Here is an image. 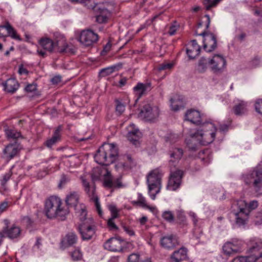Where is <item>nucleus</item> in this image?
<instances>
[{
	"mask_svg": "<svg viewBox=\"0 0 262 262\" xmlns=\"http://www.w3.org/2000/svg\"><path fill=\"white\" fill-rule=\"evenodd\" d=\"M25 90L28 92H33L36 90V84L32 83L28 84Z\"/></svg>",
	"mask_w": 262,
	"mask_h": 262,
	"instance_id": "58",
	"label": "nucleus"
},
{
	"mask_svg": "<svg viewBox=\"0 0 262 262\" xmlns=\"http://www.w3.org/2000/svg\"><path fill=\"white\" fill-rule=\"evenodd\" d=\"M162 217L166 222L171 223L173 222L174 219V214L170 211H164L162 214Z\"/></svg>",
	"mask_w": 262,
	"mask_h": 262,
	"instance_id": "43",
	"label": "nucleus"
},
{
	"mask_svg": "<svg viewBox=\"0 0 262 262\" xmlns=\"http://www.w3.org/2000/svg\"><path fill=\"white\" fill-rule=\"evenodd\" d=\"M159 115V108L157 107H152L149 104L145 105L139 114L140 117L145 121H153Z\"/></svg>",
	"mask_w": 262,
	"mask_h": 262,
	"instance_id": "15",
	"label": "nucleus"
},
{
	"mask_svg": "<svg viewBox=\"0 0 262 262\" xmlns=\"http://www.w3.org/2000/svg\"><path fill=\"white\" fill-rule=\"evenodd\" d=\"M195 35L203 37V49L206 52H211L216 48L217 39L214 34L204 31L200 34L195 32Z\"/></svg>",
	"mask_w": 262,
	"mask_h": 262,
	"instance_id": "8",
	"label": "nucleus"
},
{
	"mask_svg": "<svg viewBox=\"0 0 262 262\" xmlns=\"http://www.w3.org/2000/svg\"><path fill=\"white\" fill-rule=\"evenodd\" d=\"M3 85L5 91L11 94L15 93L19 86L17 81L14 78L8 79L5 83H3Z\"/></svg>",
	"mask_w": 262,
	"mask_h": 262,
	"instance_id": "27",
	"label": "nucleus"
},
{
	"mask_svg": "<svg viewBox=\"0 0 262 262\" xmlns=\"http://www.w3.org/2000/svg\"><path fill=\"white\" fill-rule=\"evenodd\" d=\"M61 200L57 196H51L46 200L45 205V213L49 219L57 218L63 221L69 214L68 208L62 206Z\"/></svg>",
	"mask_w": 262,
	"mask_h": 262,
	"instance_id": "2",
	"label": "nucleus"
},
{
	"mask_svg": "<svg viewBox=\"0 0 262 262\" xmlns=\"http://www.w3.org/2000/svg\"><path fill=\"white\" fill-rule=\"evenodd\" d=\"M177 29H178V26L177 25V23L176 21H174L170 26L169 31H168V34L170 35H174L176 32Z\"/></svg>",
	"mask_w": 262,
	"mask_h": 262,
	"instance_id": "53",
	"label": "nucleus"
},
{
	"mask_svg": "<svg viewBox=\"0 0 262 262\" xmlns=\"http://www.w3.org/2000/svg\"><path fill=\"white\" fill-rule=\"evenodd\" d=\"M112 69V68H106V69H103L100 71V73L103 75L104 74L108 75L113 72V70Z\"/></svg>",
	"mask_w": 262,
	"mask_h": 262,
	"instance_id": "62",
	"label": "nucleus"
},
{
	"mask_svg": "<svg viewBox=\"0 0 262 262\" xmlns=\"http://www.w3.org/2000/svg\"><path fill=\"white\" fill-rule=\"evenodd\" d=\"M69 254L73 261H79L82 259V253L79 248H77L74 251L70 252Z\"/></svg>",
	"mask_w": 262,
	"mask_h": 262,
	"instance_id": "41",
	"label": "nucleus"
},
{
	"mask_svg": "<svg viewBox=\"0 0 262 262\" xmlns=\"http://www.w3.org/2000/svg\"><path fill=\"white\" fill-rule=\"evenodd\" d=\"M122 227L124 231L129 236H134L135 235L134 231L130 227L127 226H123Z\"/></svg>",
	"mask_w": 262,
	"mask_h": 262,
	"instance_id": "54",
	"label": "nucleus"
},
{
	"mask_svg": "<svg viewBox=\"0 0 262 262\" xmlns=\"http://www.w3.org/2000/svg\"><path fill=\"white\" fill-rule=\"evenodd\" d=\"M151 90V84L150 83H138L134 88V91L137 96V100L140 98L147 91Z\"/></svg>",
	"mask_w": 262,
	"mask_h": 262,
	"instance_id": "26",
	"label": "nucleus"
},
{
	"mask_svg": "<svg viewBox=\"0 0 262 262\" xmlns=\"http://www.w3.org/2000/svg\"><path fill=\"white\" fill-rule=\"evenodd\" d=\"M80 179L82 181L83 187L86 194L90 200L95 202V206L99 215L101 216L102 215V211L101 209L100 204L99 202V199L96 193V186L93 182L91 184L85 179L84 176H81Z\"/></svg>",
	"mask_w": 262,
	"mask_h": 262,
	"instance_id": "6",
	"label": "nucleus"
},
{
	"mask_svg": "<svg viewBox=\"0 0 262 262\" xmlns=\"http://www.w3.org/2000/svg\"><path fill=\"white\" fill-rule=\"evenodd\" d=\"M183 175V170L178 169L172 171L171 169L167 185V189L174 191L178 189L181 185Z\"/></svg>",
	"mask_w": 262,
	"mask_h": 262,
	"instance_id": "9",
	"label": "nucleus"
},
{
	"mask_svg": "<svg viewBox=\"0 0 262 262\" xmlns=\"http://www.w3.org/2000/svg\"><path fill=\"white\" fill-rule=\"evenodd\" d=\"M70 179L67 176L63 174L61 176V179L60 180V182L59 183V187L61 188L63 186H64L67 183L70 182Z\"/></svg>",
	"mask_w": 262,
	"mask_h": 262,
	"instance_id": "50",
	"label": "nucleus"
},
{
	"mask_svg": "<svg viewBox=\"0 0 262 262\" xmlns=\"http://www.w3.org/2000/svg\"><path fill=\"white\" fill-rule=\"evenodd\" d=\"M221 0H213L208 5L206 6V9L209 10L211 8L215 7Z\"/></svg>",
	"mask_w": 262,
	"mask_h": 262,
	"instance_id": "61",
	"label": "nucleus"
},
{
	"mask_svg": "<svg viewBox=\"0 0 262 262\" xmlns=\"http://www.w3.org/2000/svg\"><path fill=\"white\" fill-rule=\"evenodd\" d=\"M201 47L198 44L196 40H192L190 43L188 45V48L186 49V53L190 59H194L200 53Z\"/></svg>",
	"mask_w": 262,
	"mask_h": 262,
	"instance_id": "23",
	"label": "nucleus"
},
{
	"mask_svg": "<svg viewBox=\"0 0 262 262\" xmlns=\"http://www.w3.org/2000/svg\"><path fill=\"white\" fill-rule=\"evenodd\" d=\"M185 120L201 127V129L193 134V139L194 137L198 138L203 144H209L214 141L216 128L212 123L204 121L203 115L199 111L194 109L188 110L185 114Z\"/></svg>",
	"mask_w": 262,
	"mask_h": 262,
	"instance_id": "1",
	"label": "nucleus"
},
{
	"mask_svg": "<svg viewBox=\"0 0 262 262\" xmlns=\"http://www.w3.org/2000/svg\"><path fill=\"white\" fill-rule=\"evenodd\" d=\"M254 222L255 225H259L262 224V210L257 212L254 216Z\"/></svg>",
	"mask_w": 262,
	"mask_h": 262,
	"instance_id": "49",
	"label": "nucleus"
},
{
	"mask_svg": "<svg viewBox=\"0 0 262 262\" xmlns=\"http://www.w3.org/2000/svg\"><path fill=\"white\" fill-rule=\"evenodd\" d=\"M78 240L77 235L73 232L67 233L60 242L61 248L66 249L75 244Z\"/></svg>",
	"mask_w": 262,
	"mask_h": 262,
	"instance_id": "22",
	"label": "nucleus"
},
{
	"mask_svg": "<svg viewBox=\"0 0 262 262\" xmlns=\"http://www.w3.org/2000/svg\"><path fill=\"white\" fill-rule=\"evenodd\" d=\"M116 111L119 114L121 115L125 110V105L120 101L116 100Z\"/></svg>",
	"mask_w": 262,
	"mask_h": 262,
	"instance_id": "48",
	"label": "nucleus"
},
{
	"mask_svg": "<svg viewBox=\"0 0 262 262\" xmlns=\"http://www.w3.org/2000/svg\"><path fill=\"white\" fill-rule=\"evenodd\" d=\"M170 257L173 262H181L186 260L187 258V249L184 247H181L175 251Z\"/></svg>",
	"mask_w": 262,
	"mask_h": 262,
	"instance_id": "25",
	"label": "nucleus"
},
{
	"mask_svg": "<svg viewBox=\"0 0 262 262\" xmlns=\"http://www.w3.org/2000/svg\"><path fill=\"white\" fill-rule=\"evenodd\" d=\"M61 81V77L60 75L54 76L51 80V82L54 84H58Z\"/></svg>",
	"mask_w": 262,
	"mask_h": 262,
	"instance_id": "59",
	"label": "nucleus"
},
{
	"mask_svg": "<svg viewBox=\"0 0 262 262\" xmlns=\"http://www.w3.org/2000/svg\"><path fill=\"white\" fill-rule=\"evenodd\" d=\"M144 208L148 209L153 213H157L158 212V210L157 208L155 206H150L149 205H147L146 206H145Z\"/></svg>",
	"mask_w": 262,
	"mask_h": 262,
	"instance_id": "63",
	"label": "nucleus"
},
{
	"mask_svg": "<svg viewBox=\"0 0 262 262\" xmlns=\"http://www.w3.org/2000/svg\"><path fill=\"white\" fill-rule=\"evenodd\" d=\"M209 64L214 73L221 74L226 69V60L222 55L215 54L209 60Z\"/></svg>",
	"mask_w": 262,
	"mask_h": 262,
	"instance_id": "14",
	"label": "nucleus"
},
{
	"mask_svg": "<svg viewBox=\"0 0 262 262\" xmlns=\"http://www.w3.org/2000/svg\"><path fill=\"white\" fill-rule=\"evenodd\" d=\"M78 230L83 241L91 239L95 234V226L93 219H88L84 223H79Z\"/></svg>",
	"mask_w": 262,
	"mask_h": 262,
	"instance_id": "7",
	"label": "nucleus"
},
{
	"mask_svg": "<svg viewBox=\"0 0 262 262\" xmlns=\"http://www.w3.org/2000/svg\"><path fill=\"white\" fill-rule=\"evenodd\" d=\"M247 103L244 101H240L233 107V111L236 116H241L245 114L247 111Z\"/></svg>",
	"mask_w": 262,
	"mask_h": 262,
	"instance_id": "30",
	"label": "nucleus"
},
{
	"mask_svg": "<svg viewBox=\"0 0 262 262\" xmlns=\"http://www.w3.org/2000/svg\"><path fill=\"white\" fill-rule=\"evenodd\" d=\"M4 223L5 226L3 228V233L5 237L10 239H15L18 238L21 234V229L19 227L15 224L9 226L10 221L8 219H5Z\"/></svg>",
	"mask_w": 262,
	"mask_h": 262,
	"instance_id": "16",
	"label": "nucleus"
},
{
	"mask_svg": "<svg viewBox=\"0 0 262 262\" xmlns=\"http://www.w3.org/2000/svg\"><path fill=\"white\" fill-rule=\"evenodd\" d=\"M5 134L8 139H17L22 137L20 132L13 129L7 128L5 129Z\"/></svg>",
	"mask_w": 262,
	"mask_h": 262,
	"instance_id": "40",
	"label": "nucleus"
},
{
	"mask_svg": "<svg viewBox=\"0 0 262 262\" xmlns=\"http://www.w3.org/2000/svg\"><path fill=\"white\" fill-rule=\"evenodd\" d=\"M189 215L190 217V218L191 219V220L193 222V225L195 226H196L198 221H199L198 217L196 214L194 212L190 211V212H189Z\"/></svg>",
	"mask_w": 262,
	"mask_h": 262,
	"instance_id": "55",
	"label": "nucleus"
},
{
	"mask_svg": "<svg viewBox=\"0 0 262 262\" xmlns=\"http://www.w3.org/2000/svg\"><path fill=\"white\" fill-rule=\"evenodd\" d=\"M12 172L10 171L8 173H6L4 174L3 176V179L1 180V185L2 186V188L4 189V190L6 189V185L7 182L10 179L11 176H12Z\"/></svg>",
	"mask_w": 262,
	"mask_h": 262,
	"instance_id": "44",
	"label": "nucleus"
},
{
	"mask_svg": "<svg viewBox=\"0 0 262 262\" xmlns=\"http://www.w3.org/2000/svg\"><path fill=\"white\" fill-rule=\"evenodd\" d=\"M39 45L43 50L49 52H52L54 49H56L58 52L69 53L74 54L75 50L73 46L71 45H68L66 39L61 37L57 40L56 42L49 38H41L39 40Z\"/></svg>",
	"mask_w": 262,
	"mask_h": 262,
	"instance_id": "4",
	"label": "nucleus"
},
{
	"mask_svg": "<svg viewBox=\"0 0 262 262\" xmlns=\"http://www.w3.org/2000/svg\"><path fill=\"white\" fill-rule=\"evenodd\" d=\"M161 246L166 249L170 250L180 245L178 238L176 235L169 234L163 236L160 239Z\"/></svg>",
	"mask_w": 262,
	"mask_h": 262,
	"instance_id": "17",
	"label": "nucleus"
},
{
	"mask_svg": "<svg viewBox=\"0 0 262 262\" xmlns=\"http://www.w3.org/2000/svg\"><path fill=\"white\" fill-rule=\"evenodd\" d=\"M236 205L238 211L235 213L236 224L238 226L244 225L248 219L249 211L247 208H243L245 206L244 200L237 201Z\"/></svg>",
	"mask_w": 262,
	"mask_h": 262,
	"instance_id": "12",
	"label": "nucleus"
},
{
	"mask_svg": "<svg viewBox=\"0 0 262 262\" xmlns=\"http://www.w3.org/2000/svg\"><path fill=\"white\" fill-rule=\"evenodd\" d=\"M240 250L239 247L232 242H226L223 246V251L225 254L230 255L237 253Z\"/></svg>",
	"mask_w": 262,
	"mask_h": 262,
	"instance_id": "28",
	"label": "nucleus"
},
{
	"mask_svg": "<svg viewBox=\"0 0 262 262\" xmlns=\"http://www.w3.org/2000/svg\"><path fill=\"white\" fill-rule=\"evenodd\" d=\"M209 64V60L204 57H202L198 62L196 70L199 73H204L207 69L208 64Z\"/></svg>",
	"mask_w": 262,
	"mask_h": 262,
	"instance_id": "38",
	"label": "nucleus"
},
{
	"mask_svg": "<svg viewBox=\"0 0 262 262\" xmlns=\"http://www.w3.org/2000/svg\"><path fill=\"white\" fill-rule=\"evenodd\" d=\"M183 155V150L182 148H176L170 151L169 164L170 167L176 166V164L181 159Z\"/></svg>",
	"mask_w": 262,
	"mask_h": 262,
	"instance_id": "24",
	"label": "nucleus"
},
{
	"mask_svg": "<svg viewBox=\"0 0 262 262\" xmlns=\"http://www.w3.org/2000/svg\"><path fill=\"white\" fill-rule=\"evenodd\" d=\"M8 207V202L5 201L0 204V212L5 211Z\"/></svg>",
	"mask_w": 262,
	"mask_h": 262,
	"instance_id": "60",
	"label": "nucleus"
},
{
	"mask_svg": "<svg viewBox=\"0 0 262 262\" xmlns=\"http://www.w3.org/2000/svg\"><path fill=\"white\" fill-rule=\"evenodd\" d=\"M122 158L123 161H120L115 165L117 170L128 171L136 167L138 164L137 160L130 154H125Z\"/></svg>",
	"mask_w": 262,
	"mask_h": 262,
	"instance_id": "10",
	"label": "nucleus"
},
{
	"mask_svg": "<svg viewBox=\"0 0 262 262\" xmlns=\"http://www.w3.org/2000/svg\"><path fill=\"white\" fill-rule=\"evenodd\" d=\"M162 174L157 169L150 171L147 176L148 194L152 200H155L162 187Z\"/></svg>",
	"mask_w": 262,
	"mask_h": 262,
	"instance_id": "5",
	"label": "nucleus"
},
{
	"mask_svg": "<svg viewBox=\"0 0 262 262\" xmlns=\"http://www.w3.org/2000/svg\"><path fill=\"white\" fill-rule=\"evenodd\" d=\"M177 222L181 227L187 225L186 217L184 214V211L182 210H177Z\"/></svg>",
	"mask_w": 262,
	"mask_h": 262,
	"instance_id": "37",
	"label": "nucleus"
},
{
	"mask_svg": "<svg viewBox=\"0 0 262 262\" xmlns=\"http://www.w3.org/2000/svg\"><path fill=\"white\" fill-rule=\"evenodd\" d=\"M199 157L206 164L209 163L212 158V154L208 149L204 150L199 152Z\"/></svg>",
	"mask_w": 262,
	"mask_h": 262,
	"instance_id": "35",
	"label": "nucleus"
},
{
	"mask_svg": "<svg viewBox=\"0 0 262 262\" xmlns=\"http://www.w3.org/2000/svg\"><path fill=\"white\" fill-rule=\"evenodd\" d=\"M256 257H254L253 254L247 256H237L233 258L231 262H256Z\"/></svg>",
	"mask_w": 262,
	"mask_h": 262,
	"instance_id": "39",
	"label": "nucleus"
},
{
	"mask_svg": "<svg viewBox=\"0 0 262 262\" xmlns=\"http://www.w3.org/2000/svg\"><path fill=\"white\" fill-rule=\"evenodd\" d=\"M172 66L173 65L171 63L163 64L161 66L160 70H163L165 69H169L172 67Z\"/></svg>",
	"mask_w": 262,
	"mask_h": 262,
	"instance_id": "64",
	"label": "nucleus"
},
{
	"mask_svg": "<svg viewBox=\"0 0 262 262\" xmlns=\"http://www.w3.org/2000/svg\"><path fill=\"white\" fill-rule=\"evenodd\" d=\"M261 249H262V242H256L249 249V252L252 253L254 257H256V261L259 258L262 259V252L258 254H256Z\"/></svg>",
	"mask_w": 262,
	"mask_h": 262,
	"instance_id": "33",
	"label": "nucleus"
},
{
	"mask_svg": "<svg viewBox=\"0 0 262 262\" xmlns=\"http://www.w3.org/2000/svg\"><path fill=\"white\" fill-rule=\"evenodd\" d=\"M103 186L107 188H120L122 186L121 178H115L107 171L104 177Z\"/></svg>",
	"mask_w": 262,
	"mask_h": 262,
	"instance_id": "19",
	"label": "nucleus"
},
{
	"mask_svg": "<svg viewBox=\"0 0 262 262\" xmlns=\"http://www.w3.org/2000/svg\"><path fill=\"white\" fill-rule=\"evenodd\" d=\"M244 181L247 185L253 183V186L259 189L262 187V172L254 170L251 173L243 176Z\"/></svg>",
	"mask_w": 262,
	"mask_h": 262,
	"instance_id": "13",
	"label": "nucleus"
},
{
	"mask_svg": "<svg viewBox=\"0 0 262 262\" xmlns=\"http://www.w3.org/2000/svg\"><path fill=\"white\" fill-rule=\"evenodd\" d=\"M139 255L136 253H132L128 257V262H138Z\"/></svg>",
	"mask_w": 262,
	"mask_h": 262,
	"instance_id": "52",
	"label": "nucleus"
},
{
	"mask_svg": "<svg viewBox=\"0 0 262 262\" xmlns=\"http://www.w3.org/2000/svg\"><path fill=\"white\" fill-rule=\"evenodd\" d=\"M19 151V145L16 143L9 144L3 150L4 157L7 161H10L16 157Z\"/></svg>",
	"mask_w": 262,
	"mask_h": 262,
	"instance_id": "20",
	"label": "nucleus"
},
{
	"mask_svg": "<svg viewBox=\"0 0 262 262\" xmlns=\"http://www.w3.org/2000/svg\"><path fill=\"white\" fill-rule=\"evenodd\" d=\"M79 200V196L76 192L73 191L70 193L66 199L67 205L77 207V204Z\"/></svg>",
	"mask_w": 262,
	"mask_h": 262,
	"instance_id": "32",
	"label": "nucleus"
},
{
	"mask_svg": "<svg viewBox=\"0 0 262 262\" xmlns=\"http://www.w3.org/2000/svg\"><path fill=\"white\" fill-rule=\"evenodd\" d=\"M76 213L78 214L80 223H84L88 219H92V218L86 217L87 212L85 209V207L84 206H80V208L79 209L77 207L75 208Z\"/></svg>",
	"mask_w": 262,
	"mask_h": 262,
	"instance_id": "36",
	"label": "nucleus"
},
{
	"mask_svg": "<svg viewBox=\"0 0 262 262\" xmlns=\"http://www.w3.org/2000/svg\"><path fill=\"white\" fill-rule=\"evenodd\" d=\"M99 39L98 35L91 29L82 30L79 40L85 46H91L96 43Z\"/></svg>",
	"mask_w": 262,
	"mask_h": 262,
	"instance_id": "11",
	"label": "nucleus"
},
{
	"mask_svg": "<svg viewBox=\"0 0 262 262\" xmlns=\"http://www.w3.org/2000/svg\"><path fill=\"white\" fill-rule=\"evenodd\" d=\"M193 136V134L190 135L191 139L190 140V142H187V145L190 150L192 151H195L198 150V144H201L203 145H207V144H203L201 143L200 140L198 139V138L194 137V139H192Z\"/></svg>",
	"mask_w": 262,
	"mask_h": 262,
	"instance_id": "34",
	"label": "nucleus"
},
{
	"mask_svg": "<svg viewBox=\"0 0 262 262\" xmlns=\"http://www.w3.org/2000/svg\"><path fill=\"white\" fill-rule=\"evenodd\" d=\"M170 101L171 109L173 111H177L181 107H183L184 103L183 99L181 98L179 96H174L171 98Z\"/></svg>",
	"mask_w": 262,
	"mask_h": 262,
	"instance_id": "31",
	"label": "nucleus"
},
{
	"mask_svg": "<svg viewBox=\"0 0 262 262\" xmlns=\"http://www.w3.org/2000/svg\"><path fill=\"white\" fill-rule=\"evenodd\" d=\"M107 17L106 15L100 14L97 16L96 21L99 23H104L107 21Z\"/></svg>",
	"mask_w": 262,
	"mask_h": 262,
	"instance_id": "56",
	"label": "nucleus"
},
{
	"mask_svg": "<svg viewBox=\"0 0 262 262\" xmlns=\"http://www.w3.org/2000/svg\"><path fill=\"white\" fill-rule=\"evenodd\" d=\"M118 155V148L116 144L104 143L97 151L94 159L99 164L107 166L114 163Z\"/></svg>",
	"mask_w": 262,
	"mask_h": 262,
	"instance_id": "3",
	"label": "nucleus"
},
{
	"mask_svg": "<svg viewBox=\"0 0 262 262\" xmlns=\"http://www.w3.org/2000/svg\"><path fill=\"white\" fill-rule=\"evenodd\" d=\"M245 206H243V208H247L249 211V214L252 210H253L257 208L258 206V202L256 201H251L249 204H247L245 201Z\"/></svg>",
	"mask_w": 262,
	"mask_h": 262,
	"instance_id": "45",
	"label": "nucleus"
},
{
	"mask_svg": "<svg viewBox=\"0 0 262 262\" xmlns=\"http://www.w3.org/2000/svg\"><path fill=\"white\" fill-rule=\"evenodd\" d=\"M255 108L258 113L262 115V99H259L256 101Z\"/></svg>",
	"mask_w": 262,
	"mask_h": 262,
	"instance_id": "51",
	"label": "nucleus"
},
{
	"mask_svg": "<svg viewBox=\"0 0 262 262\" xmlns=\"http://www.w3.org/2000/svg\"><path fill=\"white\" fill-rule=\"evenodd\" d=\"M128 140L135 146H138L140 144L139 140L141 137V133L139 129H136L129 131L127 136Z\"/></svg>",
	"mask_w": 262,
	"mask_h": 262,
	"instance_id": "29",
	"label": "nucleus"
},
{
	"mask_svg": "<svg viewBox=\"0 0 262 262\" xmlns=\"http://www.w3.org/2000/svg\"><path fill=\"white\" fill-rule=\"evenodd\" d=\"M108 207L111 213V217H113V218L118 217L119 210L117 208L116 206L114 205L111 204L108 205Z\"/></svg>",
	"mask_w": 262,
	"mask_h": 262,
	"instance_id": "46",
	"label": "nucleus"
},
{
	"mask_svg": "<svg viewBox=\"0 0 262 262\" xmlns=\"http://www.w3.org/2000/svg\"><path fill=\"white\" fill-rule=\"evenodd\" d=\"M123 241L116 237H112L105 242L103 245L105 249L113 252H120L123 249Z\"/></svg>",
	"mask_w": 262,
	"mask_h": 262,
	"instance_id": "18",
	"label": "nucleus"
},
{
	"mask_svg": "<svg viewBox=\"0 0 262 262\" xmlns=\"http://www.w3.org/2000/svg\"><path fill=\"white\" fill-rule=\"evenodd\" d=\"M116 218H113V217H111L107 221V225L111 228V229H118L117 226L114 222V220Z\"/></svg>",
	"mask_w": 262,
	"mask_h": 262,
	"instance_id": "57",
	"label": "nucleus"
},
{
	"mask_svg": "<svg viewBox=\"0 0 262 262\" xmlns=\"http://www.w3.org/2000/svg\"><path fill=\"white\" fill-rule=\"evenodd\" d=\"M133 205H138L142 208H144L147 204L145 198L141 193L138 194V200L132 202Z\"/></svg>",
	"mask_w": 262,
	"mask_h": 262,
	"instance_id": "42",
	"label": "nucleus"
},
{
	"mask_svg": "<svg viewBox=\"0 0 262 262\" xmlns=\"http://www.w3.org/2000/svg\"><path fill=\"white\" fill-rule=\"evenodd\" d=\"M80 3H83L88 8L92 9H94L97 5L95 0H82Z\"/></svg>",
	"mask_w": 262,
	"mask_h": 262,
	"instance_id": "47",
	"label": "nucleus"
},
{
	"mask_svg": "<svg viewBox=\"0 0 262 262\" xmlns=\"http://www.w3.org/2000/svg\"><path fill=\"white\" fill-rule=\"evenodd\" d=\"M62 130L61 126H58L54 130L51 138L47 139L44 144L48 148H51L57 143L60 141L61 139V131Z\"/></svg>",
	"mask_w": 262,
	"mask_h": 262,
	"instance_id": "21",
	"label": "nucleus"
}]
</instances>
